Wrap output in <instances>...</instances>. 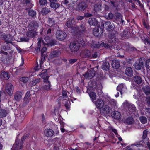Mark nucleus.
Masks as SVG:
<instances>
[{
    "instance_id": "obj_43",
    "label": "nucleus",
    "mask_w": 150,
    "mask_h": 150,
    "mask_svg": "<svg viewBox=\"0 0 150 150\" xmlns=\"http://www.w3.org/2000/svg\"><path fill=\"white\" fill-rule=\"evenodd\" d=\"M41 38H38V45L36 49V50H37L40 51V49L41 47L40 43L41 42Z\"/></svg>"
},
{
    "instance_id": "obj_27",
    "label": "nucleus",
    "mask_w": 150,
    "mask_h": 150,
    "mask_svg": "<svg viewBox=\"0 0 150 150\" xmlns=\"http://www.w3.org/2000/svg\"><path fill=\"white\" fill-rule=\"evenodd\" d=\"M74 21V18L69 19L66 23V25L68 28L71 27L72 25L75 23Z\"/></svg>"
},
{
    "instance_id": "obj_20",
    "label": "nucleus",
    "mask_w": 150,
    "mask_h": 150,
    "mask_svg": "<svg viewBox=\"0 0 150 150\" xmlns=\"http://www.w3.org/2000/svg\"><path fill=\"white\" fill-rule=\"evenodd\" d=\"M23 94L20 92H16L14 96V99L16 101L20 100L22 98Z\"/></svg>"
},
{
    "instance_id": "obj_39",
    "label": "nucleus",
    "mask_w": 150,
    "mask_h": 150,
    "mask_svg": "<svg viewBox=\"0 0 150 150\" xmlns=\"http://www.w3.org/2000/svg\"><path fill=\"white\" fill-rule=\"evenodd\" d=\"M91 47L93 48H99V44L98 42H94L91 44Z\"/></svg>"
},
{
    "instance_id": "obj_31",
    "label": "nucleus",
    "mask_w": 150,
    "mask_h": 150,
    "mask_svg": "<svg viewBox=\"0 0 150 150\" xmlns=\"http://www.w3.org/2000/svg\"><path fill=\"white\" fill-rule=\"evenodd\" d=\"M147 131L146 130H145L143 132V134L142 136L144 142H147L149 140L148 138L147 137Z\"/></svg>"
},
{
    "instance_id": "obj_16",
    "label": "nucleus",
    "mask_w": 150,
    "mask_h": 150,
    "mask_svg": "<svg viewBox=\"0 0 150 150\" xmlns=\"http://www.w3.org/2000/svg\"><path fill=\"white\" fill-rule=\"evenodd\" d=\"M3 38L4 40L7 44L11 43L13 41V38L10 35H5Z\"/></svg>"
},
{
    "instance_id": "obj_49",
    "label": "nucleus",
    "mask_w": 150,
    "mask_h": 150,
    "mask_svg": "<svg viewBox=\"0 0 150 150\" xmlns=\"http://www.w3.org/2000/svg\"><path fill=\"white\" fill-rule=\"evenodd\" d=\"M132 76H121V78H122L126 80L130 81V77Z\"/></svg>"
},
{
    "instance_id": "obj_18",
    "label": "nucleus",
    "mask_w": 150,
    "mask_h": 150,
    "mask_svg": "<svg viewBox=\"0 0 150 150\" xmlns=\"http://www.w3.org/2000/svg\"><path fill=\"white\" fill-rule=\"evenodd\" d=\"M116 39L115 35L114 33L111 34L109 35L108 41L110 43H114L115 42Z\"/></svg>"
},
{
    "instance_id": "obj_52",
    "label": "nucleus",
    "mask_w": 150,
    "mask_h": 150,
    "mask_svg": "<svg viewBox=\"0 0 150 150\" xmlns=\"http://www.w3.org/2000/svg\"><path fill=\"white\" fill-rule=\"evenodd\" d=\"M40 81V79H37L31 82V84L33 86L35 85Z\"/></svg>"
},
{
    "instance_id": "obj_2",
    "label": "nucleus",
    "mask_w": 150,
    "mask_h": 150,
    "mask_svg": "<svg viewBox=\"0 0 150 150\" xmlns=\"http://www.w3.org/2000/svg\"><path fill=\"white\" fill-rule=\"evenodd\" d=\"M122 107L124 109H128L129 114L133 116L135 114L136 112V107L134 105L129 103L127 100H125L122 104Z\"/></svg>"
},
{
    "instance_id": "obj_25",
    "label": "nucleus",
    "mask_w": 150,
    "mask_h": 150,
    "mask_svg": "<svg viewBox=\"0 0 150 150\" xmlns=\"http://www.w3.org/2000/svg\"><path fill=\"white\" fill-rule=\"evenodd\" d=\"M105 25L106 29L108 30H112L113 28V26L110 22L107 21L106 22Z\"/></svg>"
},
{
    "instance_id": "obj_33",
    "label": "nucleus",
    "mask_w": 150,
    "mask_h": 150,
    "mask_svg": "<svg viewBox=\"0 0 150 150\" xmlns=\"http://www.w3.org/2000/svg\"><path fill=\"white\" fill-rule=\"evenodd\" d=\"M50 6L52 8L56 9L59 7L60 5L59 4L57 3H52L50 4Z\"/></svg>"
},
{
    "instance_id": "obj_7",
    "label": "nucleus",
    "mask_w": 150,
    "mask_h": 150,
    "mask_svg": "<svg viewBox=\"0 0 150 150\" xmlns=\"http://www.w3.org/2000/svg\"><path fill=\"white\" fill-rule=\"evenodd\" d=\"M135 68L137 70H140L143 66V63L141 58H139L137 61L134 65Z\"/></svg>"
},
{
    "instance_id": "obj_62",
    "label": "nucleus",
    "mask_w": 150,
    "mask_h": 150,
    "mask_svg": "<svg viewBox=\"0 0 150 150\" xmlns=\"http://www.w3.org/2000/svg\"><path fill=\"white\" fill-rule=\"evenodd\" d=\"M108 17L109 19H112L113 18V14L111 13H109L108 15Z\"/></svg>"
},
{
    "instance_id": "obj_29",
    "label": "nucleus",
    "mask_w": 150,
    "mask_h": 150,
    "mask_svg": "<svg viewBox=\"0 0 150 150\" xmlns=\"http://www.w3.org/2000/svg\"><path fill=\"white\" fill-rule=\"evenodd\" d=\"M102 69L104 70H108L109 68V64L108 62H106L103 63L102 65Z\"/></svg>"
},
{
    "instance_id": "obj_38",
    "label": "nucleus",
    "mask_w": 150,
    "mask_h": 150,
    "mask_svg": "<svg viewBox=\"0 0 150 150\" xmlns=\"http://www.w3.org/2000/svg\"><path fill=\"white\" fill-rule=\"evenodd\" d=\"M144 91L146 95H149L150 94V88L149 86H147L144 89Z\"/></svg>"
},
{
    "instance_id": "obj_59",
    "label": "nucleus",
    "mask_w": 150,
    "mask_h": 150,
    "mask_svg": "<svg viewBox=\"0 0 150 150\" xmlns=\"http://www.w3.org/2000/svg\"><path fill=\"white\" fill-rule=\"evenodd\" d=\"M32 25H33L34 28H37L38 27V25L37 22L35 21L33 22L32 24Z\"/></svg>"
},
{
    "instance_id": "obj_41",
    "label": "nucleus",
    "mask_w": 150,
    "mask_h": 150,
    "mask_svg": "<svg viewBox=\"0 0 150 150\" xmlns=\"http://www.w3.org/2000/svg\"><path fill=\"white\" fill-rule=\"evenodd\" d=\"M101 6V5L100 4H96L94 7L95 11L97 12L100 10Z\"/></svg>"
},
{
    "instance_id": "obj_55",
    "label": "nucleus",
    "mask_w": 150,
    "mask_h": 150,
    "mask_svg": "<svg viewBox=\"0 0 150 150\" xmlns=\"http://www.w3.org/2000/svg\"><path fill=\"white\" fill-rule=\"evenodd\" d=\"M146 68L150 70V61H146V64L145 65Z\"/></svg>"
},
{
    "instance_id": "obj_58",
    "label": "nucleus",
    "mask_w": 150,
    "mask_h": 150,
    "mask_svg": "<svg viewBox=\"0 0 150 150\" xmlns=\"http://www.w3.org/2000/svg\"><path fill=\"white\" fill-rule=\"evenodd\" d=\"M115 16L116 17L117 19L121 18L122 16L121 15L120 13H115Z\"/></svg>"
},
{
    "instance_id": "obj_26",
    "label": "nucleus",
    "mask_w": 150,
    "mask_h": 150,
    "mask_svg": "<svg viewBox=\"0 0 150 150\" xmlns=\"http://www.w3.org/2000/svg\"><path fill=\"white\" fill-rule=\"evenodd\" d=\"M88 93L91 100L93 103L95 101L96 98L97 96L96 93L93 92H91L90 93Z\"/></svg>"
},
{
    "instance_id": "obj_12",
    "label": "nucleus",
    "mask_w": 150,
    "mask_h": 150,
    "mask_svg": "<svg viewBox=\"0 0 150 150\" xmlns=\"http://www.w3.org/2000/svg\"><path fill=\"white\" fill-rule=\"evenodd\" d=\"M117 89L118 91H120L121 94H122V93L126 91L127 90V88L126 86L123 84H120L117 88Z\"/></svg>"
},
{
    "instance_id": "obj_57",
    "label": "nucleus",
    "mask_w": 150,
    "mask_h": 150,
    "mask_svg": "<svg viewBox=\"0 0 150 150\" xmlns=\"http://www.w3.org/2000/svg\"><path fill=\"white\" fill-rule=\"evenodd\" d=\"M47 70L46 69L43 70L42 71L41 73L40 74V75H47Z\"/></svg>"
},
{
    "instance_id": "obj_53",
    "label": "nucleus",
    "mask_w": 150,
    "mask_h": 150,
    "mask_svg": "<svg viewBox=\"0 0 150 150\" xmlns=\"http://www.w3.org/2000/svg\"><path fill=\"white\" fill-rule=\"evenodd\" d=\"M130 46L129 45V44H126L125 46H123L124 50L126 51L129 50H130Z\"/></svg>"
},
{
    "instance_id": "obj_36",
    "label": "nucleus",
    "mask_w": 150,
    "mask_h": 150,
    "mask_svg": "<svg viewBox=\"0 0 150 150\" xmlns=\"http://www.w3.org/2000/svg\"><path fill=\"white\" fill-rule=\"evenodd\" d=\"M7 113L4 110H0V117H3L6 116Z\"/></svg>"
},
{
    "instance_id": "obj_11",
    "label": "nucleus",
    "mask_w": 150,
    "mask_h": 150,
    "mask_svg": "<svg viewBox=\"0 0 150 150\" xmlns=\"http://www.w3.org/2000/svg\"><path fill=\"white\" fill-rule=\"evenodd\" d=\"M6 91L9 95H12L13 91V86L11 83L8 84L6 86Z\"/></svg>"
},
{
    "instance_id": "obj_15",
    "label": "nucleus",
    "mask_w": 150,
    "mask_h": 150,
    "mask_svg": "<svg viewBox=\"0 0 150 150\" xmlns=\"http://www.w3.org/2000/svg\"><path fill=\"white\" fill-rule=\"evenodd\" d=\"M91 53L88 50H85L81 52V56L83 58L89 57L90 56Z\"/></svg>"
},
{
    "instance_id": "obj_23",
    "label": "nucleus",
    "mask_w": 150,
    "mask_h": 150,
    "mask_svg": "<svg viewBox=\"0 0 150 150\" xmlns=\"http://www.w3.org/2000/svg\"><path fill=\"white\" fill-rule=\"evenodd\" d=\"M98 22L94 18H90L88 23L91 25L96 26L98 24Z\"/></svg>"
},
{
    "instance_id": "obj_56",
    "label": "nucleus",
    "mask_w": 150,
    "mask_h": 150,
    "mask_svg": "<svg viewBox=\"0 0 150 150\" xmlns=\"http://www.w3.org/2000/svg\"><path fill=\"white\" fill-rule=\"evenodd\" d=\"M39 2L41 5H44L47 3V0H39Z\"/></svg>"
},
{
    "instance_id": "obj_37",
    "label": "nucleus",
    "mask_w": 150,
    "mask_h": 150,
    "mask_svg": "<svg viewBox=\"0 0 150 150\" xmlns=\"http://www.w3.org/2000/svg\"><path fill=\"white\" fill-rule=\"evenodd\" d=\"M139 120L140 122L143 124H145L147 122V119L146 117L141 116L139 117Z\"/></svg>"
},
{
    "instance_id": "obj_48",
    "label": "nucleus",
    "mask_w": 150,
    "mask_h": 150,
    "mask_svg": "<svg viewBox=\"0 0 150 150\" xmlns=\"http://www.w3.org/2000/svg\"><path fill=\"white\" fill-rule=\"evenodd\" d=\"M60 123L61 124V131L62 133L64 132L65 131V130L63 128L64 127V122H60Z\"/></svg>"
},
{
    "instance_id": "obj_8",
    "label": "nucleus",
    "mask_w": 150,
    "mask_h": 150,
    "mask_svg": "<svg viewBox=\"0 0 150 150\" xmlns=\"http://www.w3.org/2000/svg\"><path fill=\"white\" fill-rule=\"evenodd\" d=\"M140 142L139 143H136L132 144L131 146H128L126 147L125 150H136L137 147H140L143 146Z\"/></svg>"
},
{
    "instance_id": "obj_50",
    "label": "nucleus",
    "mask_w": 150,
    "mask_h": 150,
    "mask_svg": "<svg viewBox=\"0 0 150 150\" xmlns=\"http://www.w3.org/2000/svg\"><path fill=\"white\" fill-rule=\"evenodd\" d=\"M146 114L147 116L150 118V109L149 108H146L145 109Z\"/></svg>"
},
{
    "instance_id": "obj_35",
    "label": "nucleus",
    "mask_w": 150,
    "mask_h": 150,
    "mask_svg": "<svg viewBox=\"0 0 150 150\" xmlns=\"http://www.w3.org/2000/svg\"><path fill=\"white\" fill-rule=\"evenodd\" d=\"M96 73L94 70L93 69H91L88 70L87 73L85 75H95Z\"/></svg>"
},
{
    "instance_id": "obj_10",
    "label": "nucleus",
    "mask_w": 150,
    "mask_h": 150,
    "mask_svg": "<svg viewBox=\"0 0 150 150\" xmlns=\"http://www.w3.org/2000/svg\"><path fill=\"white\" fill-rule=\"evenodd\" d=\"M108 105L111 108V111L112 109H115L117 108L118 106V103L117 101L115 100L114 99H111L109 101Z\"/></svg>"
},
{
    "instance_id": "obj_46",
    "label": "nucleus",
    "mask_w": 150,
    "mask_h": 150,
    "mask_svg": "<svg viewBox=\"0 0 150 150\" xmlns=\"http://www.w3.org/2000/svg\"><path fill=\"white\" fill-rule=\"evenodd\" d=\"M28 13L29 15L32 17H34L36 15V12L35 11L33 10H30L28 12Z\"/></svg>"
},
{
    "instance_id": "obj_44",
    "label": "nucleus",
    "mask_w": 150,
    "mask_h": 150,
    "mask_svg": "<svg viewBox=\"0 0 150 150\" xmlns=\"http://www.w3.org/2000/svg\"><path fill=\"white\" fill-rule=\"evenodd\" d=\"M41 38H38V45L36 49V50H37L40 51V49L41 47L40 43L41 42Z\"/></svg>"
},
{
    "instance_id": "obj_32",
    "label": "nucleus",
    "mask_w": 150,
    "mask_h": 150,
    "mask_svg": "<svg viewBox=\"0 0 150 150\" xmlns=\"http://www.w3.org/2000/svg\"><path fill=\"white\" fill-rule=\"evenodd\" d=\"M134 81L137 84H139L141 83L142 80L140 77L136 76L134 77Z\"/></svg>"
},
{
    "instance_id": "obj_13",
    "label": "nucleus",
    "mask_w": 150,
    "mask_h": 150,
    "mask_svg": "<svg viewBox=\"0 0 150 150\" xmlns=\"http://www.w3.org/2000/svg\"><path fill=\"white\" fill-rule=\"evenodd\" d=\"M45 135L47 137H52L54 134V132L50 129H46L44 131Z\"/></svg>"
},
{
    "instance_id": "obj_9",
    "label": "nucleus",
    "mask_w": 150,
    "mask_h": 150,
    "mask_svg": "<svg viewBox=\"0 0 150 150\" xmlns=\"http://www.w3.org/2000/svg\"><path fill=\"white\" fill-rule=\"evenodd\" d=\"M42 78L43 79V81L44 83L46 84L44 86V88L47 90H49L50 89V83L48 81L49 76H42Z\"/></svg>"
},
{
    "instance_id": "obj_64",
    "label": "nucleus",
    "mask_w": 150,
    "mask_h": 150,
    "mask_svg": "<svg viewBox=\"0 0 150 150\" xmlns=\"http://www.w3.org/2000/svg\"><path fill=\"white\" fill-rule=\"evenodd\" d=\"M146 101L148 104L150 106V97H147L146 98Z\"/></svg>"
},
{
    "instance_id": "obj_4",
    "label": "nucleus",
    "mask_w": 150,
    "mask_h": 150,
    "mask_svg": "<svg viewBox=\"0 0 150 150\" xmlns=\"http://www.w3.org/2000/svg\"><path fill=\"white\" fill-rule=\"evenodd\" d=\"M25 138L23 137L21 140L16 139L15 141V144L13 145L11 150H19L21 149L23 147V141Z\"/></svg>"
},
{
    "instance_id": "obj_60",
    "label": "nucleus",
    "mask_w": 150,
    "mask_h": 150,
    "mask_svg": "<svg viewBox=\"0 0 150 150\" xmlns=\"http://www.w3.org/2000/svg\"><path fill=\"white\" fill-rule=\"evenodd\" d=\"M79 30L80 32L83 33L84 32L85 30V28L84 27L81 26L79 28Z\"/></svg>"
},
{
    "instance_id": "obj_28",
    "label": "nucleus",
    "mask_w": 150,
    "mask_h": 150,
    "mask_svg": "<svg viewBox=\"0 0 150 150\" xmlns=\"http://www.w3.org/2000/svg\"><path fill=\"white\" fill-rule=\"evenodd\" d=\"M59 55V52L57 50H55L52 52L50 54V57L51 58L56 57Z\"/></svg>"
},
{
    "instance_id": "obj_47",
    "label": "nucleus",
    "mask_w": 150,
    "mask_h": 150,
    "mask_svg": "<svg viewBox=\"0 0 150 150\" xmlns=\"http://www.w3.org/2000/svg\"><path fill=\"white\" fill-rule=\"evenodd\" d=\"M104 47L106 48H109L110 47V46L107 44H105L103 42H102L100 44H99V48L101 47Z\"/></svg>"
},
{
    "instance_id": "obj_34",
    "label": "nucleus",
    "mask_w": 150,
    "mask_h": 150,
    "mask_svg": "<svg viewBox=\"0 0 150 150\" xmlns=\"http://www.w3.org/2000/svg\"><path fill=\"white\" fill-rule=\"evenodd\" d=\"M93 33L94 35L96 36H99V28L96 27L94 29Z\"/></svg>"
},
{
    "instance_id": "obj_45",
    "label": "nucleus",
    "mask_w": 150,
    "mask_h": 150,
    "mask_svg": "<svg viewBox=\"0 0 150 150\" xmlns=\"http://www.w3.org/2000/svg\"><path fill=\"white\" fill-rule=\"evenodd\" d=\"M48 23L50 26H52L55 23V21L53 19L49 18L48 20Z\"/></svg>"
},
{
    "instance_id": "obj_51",
    "label": "nucleus",
    "mask_w": 150,
    "mask_h": 150,
    "mask_svg": "<svg viewBox=\"0 0 150 150\" xmlns=\"http://www.w3.org/2000/svg\"><path fill=\"white\" fill-rule=\"evenodd\" d=\"M28 77H22L20 79V81L23 83L26 82L28 80Z\"/></svg>"
},
{
    "instance_id": "obj_30",
    "label": "nucleus",
    "mask_w": 150,
    "mask_h": 150,
    "mask_svg": "<svg viewBox=\"0 0 150 150\" xmlns=\"http://www.w3.org/2000/svg\"><path fill=\"white\" fill-rule=\"evenodd\" d=\"M125 74L126 75H132L133 74V71L130 67L127 68L126 69Z\"/></svg>"
},
{
    "instance_id": "obj_17",
    "label": "nucleus",
    "mask_w": 150,
    "mask_h": 150,
    "mask_svg": "<svg viewBox=\"0 0 150 150\" xmlns=\"http://www.w3.org/2000/svg\"><path fill=\"white\" fill-rule=\"evenodd\" d=\"M45 40L47 42L46 44L48 45L52 46L55 44V40H51L48 36L45 37Z\"/></svg>"
},
{
    "instance_id": "obj_24",
    "label": "nucleus",
    "mask_w": 150,
    "mask_h": 150,
    "mask_svg": "<svg viewBox=\"0 0 150 150\" xmlns=\"http://www.w3.org/2000/svg\"><path fill=\"white\" fill-rule=\"evenodd\" d=\"M134 120L133 118L131 117H128L124 121V122L128 125H131L134 123Z\"/></svg>"
},
{
    "instance_id": "obj_40",
    "label": "nucleus",
    "mask_w": 150,
    "mask_h": 150,
    "mask_svg": "<svg viewBox=\"0 0 150 150\" xmlns=\"http://www.w3.org/2000/svg\"><path fill=\"white\" fill-rule=\"evenodd\" d=\"M50 11V10L47 8H43L41 11L42 13L44 15L48 13Z\"/></svg>"
},
{
    "instance_id": "obj_21",
    "label": "nucleus",
    "mask_w": 150,
    "mask_h": 150,
    "mask_svg": "<svg viewBox=\"0 0 150 150\" xmlns=\"http://www.w3.org/2000/svg\"><path fill=\"white\" fill-rule=\"evenodd\" d=\"M112 65L113 68L116 69H118L120 66L119 62L116 60H112Z\"/></svg>"
},
{
    "instance_id": "obj_61",
    "label": "nucleus",
    "mask_w": 150,
    "mask_h": 150,
    "mask_svg": "<svg viewBox=\"0 0 150 150\" xmlns=\"http://www.w3.org/2000/svg\"><path fill=\"white\" fill-rule=\"evenodd\" d=\"M77 61V59H70L69 60V62L71 64H73L76 62Z\"/></svg>"
},
{
    "instance_id": "obj_3",
    "label": "nucleus",
    "mask_w": 150,
    "mask_h": 150,
    "mask_svg": "<svg viewBox=\"0 0 150 150\" xmlns=\"http://www.w3.org/2000/svg\"><path fill=\"white\" fill-rule=\"evenodd\" d=\"M62 97L64 99L63 100V103L66 109L67 110H70V107L71 104L70 101L71 100L68 98L67 93L66 91H62Z\"/></svg>"
},
{
    "instance_id": "obj_6",
    "label": "nucleus",
    "mask_w": 150,
    "mask_h": 150,
    "mask_svg": "<svg viewBox=\"0 0 150 150\" xmlns=\"http://www.w3.org/2000/svg\"><path fill=\"white\" fill-rule=\"evenodd\" d=\"M69 48L71 52H76L79 49V45L76 42H72L70 44Z\"/></svg>"
},
{
    "instance_id": "obj_14",
    "label": "nucleus",
    "mask_w": 150,
    "mask_h": 150,
    "mask_svg": "<svg viewBox=\"0 0 150 150\" xmlns=\"http://www.w3.org/2000/svg\"><path fill=\"white\" fill-rule=\"evenodd\" d=\"M86 4L84 2H82L78 4L76 7V9L79 11H83L86 8Z\"/></svg>"
},
{
    "instance_id": "obj_42",
    "label": "nucleus",
    "mask_w": 150,
    "mask_h": 150,
    "mask_svg": "<svg viewBox=\"0 0 150 150\" xmlns=\"http://www.w3.org/2000/svg\"><path fill=\"white\" fill-rule=\"evenodd\" d=\"M25 1L27 5L28 6V8H31L32 7L33 5L31 3V0H25Z\"/></svg>"
},
{
    "instance_id": "obj_5",
    "label": "nucleus",
    "mask_w": 150,
    "mask_h": 150,
    "mask_svg": "<svg viewBox=\"0 0 150 150\" xmlns=\"http://www.w3.org/2000/svg\"><path fill=\"white\" fill-rule=\"evenodd\" d=\"M56 35L57 39L60 41H62L64 40L67 37L66 33L60 30H58L57 31Z\"/></svg>"
},
{
    "instance_id": "obj_1",
    "label": "nucleus",
    "mask_w": 150,
    "mask_h": 150,
    "mask_svg": "<svg viewBox=\"0 0 150 150\" xmlns=\"http://www.w3.org/2000/svg\"><path fill=\"white\" fill-rule=\"evenodd\" d=\"M96 107L100 109L101 113L106 114L111 112V108L107 105H104L103 101L100 99H98L96 101L93 102Z\"/></svg>"
},
{
    "instance_id": "obj_22",
    "label": "nucleus",
    "mask_w": 150,
    "mask_h": 150,
    "mask_svg": "<svg viewBox=\"0 0 150 150\" xmlns=\"http://www.w3.org/2000/svg\"><path fill=\"white\" fill-rule=\"evenodd\" d=\"M30 99V93L29 91H27L23 99V101L25 103H28Z\"/></svg>"
},
{
    "instance_id": "obj_54",
    "label": "nucleus",
    "mask_w": 150,
    "mask_h": 150,
    "mask_svg": "<svg viewBox=\"0 0 150 150\" xmlns=\"http://www.w3.org/2000/svg\"><path fill=\"white\" fill-rule=\"evenodd\" d=\"M0 78L2 80H7L10 78V76H0Z\"/></svg>"
},
{
    "instance_id": "obj_63",
    "label": "nucleus",
    "mask_w": 150,
    "mask_h": 150,
    "mask_svg": "<svg viewBox=\"0 0 150 150\" xmlns=\"http://www.w3.org/2000/svg\"><path fill=\"white\" fill-rule=\"evenodd\" d=\"M8 74H9L8 73V72L7 71H2L1 75H8Z\"/></svg>"
},
{
    "instance_id": "obj_19",
    "label": "nucleus",
    "mask_w": 150,
    "mask_h": 150,
    "mask_svg": "<svg viewBox=\"0 0 150 150\" xmlns=\"http://www.w3.org/2000/svg\"><path fill=\"white\" fill-rule=\"evenodd\" d=\"M111 116L113 118L117 119H120L121 117L120 113L117 111L112 112L111 114Z\"/></svg>"
}]
</instances>
